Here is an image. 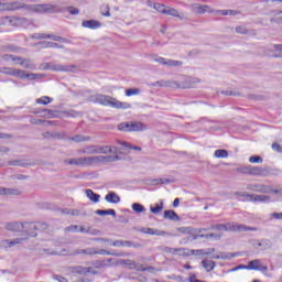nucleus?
<instances>
[{
	"label": "nucleus",
	"instance_id": "f257e3e1",
	"mask_svg": "<svg viewBox=\"0 0 282 282\" xmlns=\"http://www.w3.org/2000/svg\"><path fill=\"white\" fill-rule=\"evenodd\" d=\"M113 162L115 160H118V156L112 158V156H84V158H73V159H65L64 164L68 166H79V167H85V166H94V164H98L100 162Z\"/></svg>",
	"mask_w": 282,
	"mask_h": 282
},
{
	"label": "nucleus",
	"instance_id": "f03ea898",
	"mask_svg": "<svg viewBox=\"0 0 282 282\" xmlns=\"http://www.w3.org/2000/svg\"><path fill=\"white\" fill-rule=\"evenodd\" d=\"M91 102H98L104 107H112V109H131V104L120 101L111 96L107 95H95L90 98Z\"/></svg>",
	"mask_w": 282,
	"mask_h": 282
},
{
	"label": "nucleus",
	"instance_id": "7ed1b4c3",
	"mask_svg": "<svg viewBox=\"0 0 282 282\" xmlns=\"http://www.w3.org/2000/svg\"><path fill=\"white\" fill-rule=\"evenodd\" d=\"M212 229L217 230L218 232H248V230L257 232V230H259L257 227H248L246 225H239L237 223L214 225L212 226Z\"/></svg>",
	"mask_w": 282,
	"mask_h": 282
},
{
	"label": "nucleus",
	"instance_id": "20e7f679",
	"mask_svg": "<svg viewBox=\"0 0 282 282\" xmlns=\"http://www.w3.org/2000/svg\"><path fill=\"white\" fill-rule=\"evenodd\" d=\"M6 230H9L10 232H25L26 235H30L31 237H36V230L37 226L34 223H7L4 226Z\"/></svg>",
	"mask_w": 282,
	"mask_h": 282
},
{
	"label": "nucleus",
	"instance_id": "39448f33",
	"mask_svg": "<svg viewBox=\"0 0 282 282\" xmlns=\"http://www.w3.org/2000/svg\"><path fill=\"white\" fill-rule=\"evenodd\" d=\"M199 83V79L187 77L185 79V83L178 84L177 82H166V80H160L155 82L153 84L154 87H182L183 89H191L193 87H197Z\"/></svg>",
	"mask_w": 282,
	"mask_h": 282
},
{
	"label": "nucleus",
	"instance_id": "423d86ee",
	"mask_svg": "<svg viewBox=\"0 0 282 282\" xmlns=\"http://www.w3.org/2000/svg\"><path fill=\"white\" fill-rule=\"evenodd\" d=\"M237 197L241 199V197H245L247 202H256L258 204H270L272 199L268 195H252L248 193H237Z\"/></svg>",
	"mask_w": 282,
	"mask_h": 282
},
{
	"label": "nucleus",
	"instance_id": "0eeeda50",
	"mask_svg": "<svg viewBox=\"0 0 282 282\" xmlns=\"http://www.w3.org/2000/svg\"><path fill=\"white\" fill-rule=\"evenodd\" d=\"M154 63H159V65H166V67H182L183 63L181 61L169 59L161 56H153Z\"/></svg>",
	"mask_w": 282,
	"mask_h": 282
},
{
	"label": "nucleus",
	"instance_id": "6e6552de",
	"mask_svg": "<svg viewBox=\"0 0 282 282\" xmlns=\"http://www.w3.org/2000/svg\"><path fill=\"white\" fill-rule=\"evenodd\" d=\"M72 274H79L80 276H87V274H98V271L91 267H74Z\"/></svg>",
	"mask_w": 282,
	"mask_h": 282
},
{
	"label": "nucleus",
	"instance_id": "1a4fd4ad",
	"mask_svg": "<svg viewBox=\"0 0 282 282\" xmlns=\"http://www.w3.org/2000/svg\"><path fill=\"white\" fill-rule=\"evenodd\" d=\"M46 69H51V72H74L76 66L51 63L47 64Z\"/></svg>",
	"mask_w": 282,
	"mask_h": 282
},
{
	"label": "nucleus",
	"instance_id": "9d476101",
	"mask_svg": "<svg viewBox=\"0 0 282 282\" xmlns=\"http://www.w3.org/2000/svg\"><path fill=\"white\" fill-rule=\"evenodd\" d=\"M32 39H36L37 41H41V39H50L51 41H57L58 43H66L64 37L46 33H35L32 35Z\"/></svg>",
	"mask_w": 282,
	"mask_h": 282
},
{
	"label": "nucleus",
	"instance_id": "9b49d317",
	"mask_svg": "<svg viewBox=\"0 0 282 282\" xmlns=\"http://www.w3.org/2000/svg\"><path fill=\"white\" fill-rule=\"evenodd\" d=\"M249 191H253L254 193H279L278 189H272V187L268 185L253 184L248 186Z\"/></svg>",
	"mask_w": 282,
	"mask_h": 282
},
{
	"label": "nucleus",
	"instance_id": "f8f14e48",
	"mask_svg": "<svg viewBox=\"0 0 282 282\" xmlns=\"http://www.w3.org/2000/svg\"><path fill=\"white\" fill-rule=\"evenodd\" d=\"M247 270H257L259 272H268V265H264L261 260L256 259L251 260L248 265Z\"/></svg>",
	"mask_w": 282,
	"mask_h": 282
},
{
	"label": "nucleus",
	"instance_id": "ddd939ff",
	"mask_svg": "<svg viewBox=\"0 0 282 282\" xmlns=\"http://www.w3.org/2000/svg\"><path fill=\"white\" fill-rule=\"evenodd\" d=\"M56 7L53 4H33L30 7L32 12H56Z\"/></svg>",
	"mask_w": 282,
	"mask_h": 282
},
{
	"label": "nucleus",
	"instance_id": "4468645a",
	"mask_svg": "<svg viewBox=\"0 0 282 282\" xmlns=\"http://www.w3.org/2000/svg\"><path fill=\"white\" fill-rule=\"evenodd\" d=\"M192 11L195 14H206V12H210V13L215 12L213 8H210V6L208 4H193Z\"/></svg>",
	"mask_w": 282,
	"mask_h": 282
},
{
	"label": "nucleus",
	"instance_id": "2eb2a0df",
	"mask_svg": "<svg viewBox=\"0 0 282 282\" xmlns=\"http://www.w3.org/2000/svg\"><path fill=\"white\" fill-rule=\"evenodd\" d=\"M0 74H6L7 76H14L15 78H21V69L12 67H0Z\"/></svg>",
	"mask_w": 282,
	"mask_h": 282
},
{
	"label": "nucleus",
	"instance_id": "dca6fc26",
	"mask_svg": "<svg viewBox=\"0 0 282 282\" xmlns=\"http://www.w3.org/2000/svg\"><path fill=\"white\" fill-rule=\"evenodd\" d=\"M82 28H87L88 30H98L102 28V23L98 20H85L82 22Z\"/></svg>",
	"mask_w": 282,
	"mask_h": 282
},
{
	"label": "nucleus",
	"instance_id": "f3484780",
	"mask_svg": "<svg viewBox=\"0 0 282 282\" xmlns=\"http://www.w3.org/2000/svg\"><path fill=\"white\" fill-rule=\"evenodd\" d=\"M20 78L23 80L28 78L29 80H39L40 78H43L42 74H34V73H26L25 70L21 69L20 72Z\"/></svg>",
	"mask_w": 282,
	"mask_h": 282
},
{
	"label": "nucleus",
	"instance_id": "a211bd4d",
	"mask_svg": "<svg viewBox=\"0 0 282 282\" xmlns=\"http://www.w3.org/2000/svg\"><path fill=\"white\" fill-rule=\"evenodd\" d=\"M141 232H143V235H153L156 237H166V231H162L160 229H153V228H143L141 229Z\"/></svg>",
	"mask_w": 282,
	"mask_h": 282
},
{
	"label": "nucleus",
	"instance_id": "6ab92c4d",
	"mask_svg": "<svg viewBox=\"0 0 282 282\" xmlns=\"http://www.w3.org/2000/svg\"><path fill=\"white\" fill-rule=\"evenodd\" d=\"M21 7V3L19 2H0V10H19Z\"/></svg>",
	"mask_w": 282,
	"mask_h": 282
},
{
	"label": "nucleus",
	"instance_id": "aec40b11",
	"mask_svg": "<svg viewBox=\"0 0 282 282\" xmlns=\"http://www.w3.org/2000/svg\"><path fill=\"white\" fill-rule=\"evenodd\" d=\"M105 199L108 202V204H120V196L116 194V192H109L105 196Z\"/></svg>",
	"mask_w": 282,
	"mask_h": 282
},
{
	"label": "nucleus",
	"instance_id": "412c9836",
	"mask_svg": "<svg viewBox=\"0 0 282 282\" xmlns=\"http://www.w3.org/2000/svg\"><path fill=\"white\" fill-rule=\"evenodd\" d=\"M65 232H89V229L78 226V225H72L65 228Z\"/></svg>",
	"mask_w": 282,
	"mask_h": 282
},
{
	"label": "nucleus",
	"instance_id": "4be33fe9",
	"mask_svg": "<svg viewBox=\"0 0 282 282\" xmlns=\"http://www.w3.org/2000/svg\"><path fill=\"white\" fill-rule=\"evenodd\" d=\"M97 153H104V154L118 153V148L109 147V145H101V147L97 145Z\"/></svg>",
	"mask_w": 282,
	"mask_h": 282
},
{
	"label": "nucleus",
	"instance_id": "5701e85b",
	"mask_svg": "<svg viewBox=\"0 0 282 282\" xmlns=\"http://www.w3.org/2000/svg\"><path fill=\"white\" fill-rule=\"evenodd\" d=\"M131 131H147V126L140 121H131L130 132Z\"/></svg>",
	"mask_w": 282,
	"mask_h": 282
},
{
	"label": "nucleus",
	"instance_id": "b1692460",
	"mask_svg": "<svg viewBox=\"0 0 282 282\" xmlns=\"http://www.w3.org/2000/svg\"><path fill=\"white\" fill-rule=\"evenodd\" d=\"M3 58H4V61H12L13 63H15V65H21L22 66L23 63H25V58L14 56V55H4Z\"/></svg>",
	"mask_w": 282,
	"mask_h": 282
},
{
	"label": "nucleus",
	"instance_id": "393cba45",
	"mask_svg": "<svg viewBox=\"0 0 282 282\" xmlns=\"http://www.w3.org/2000/svg\"><path fill=\"white\" fill-rule=\"evenodd\" d=\"M79 254H108V256H111L113 253H111L107 250L96 251V249H86V250H82L79 252Z\"/></svg>",
	"mask_w": 282,
	"mask_h": 282
},
{
	"label": "nucleus",
	"instance_id": "a878e982",
	"mask_svg": "<svg viewBox=\"0 0 282 282\" xmlns=\"http://www.w3.org/2000/svg\"><path fill=\"white\" fill-rule=\"evenodd\" d=\"M214 12L217 17H237L236 10H216Z\"/></svg>",
	"mask_w": 282,
	"mask_h": 282
},
{
	"label": "nucleus",
	"instance_id": "bb28decb",
	"mask_svg": "<svg viewBox=\"0 0 282 282\" xmlns=\"http://www.w3.org/2000/svg\"><path fill=\"white\" fill-rule=\"evenodd\" d=\"M234 257H239V254L238 253L219 252L217 254H213L212 259H232Z\"/></svg>",
	"mask_w": 282,
	"mask_h": 282
},
{
	"label": "nucleus",
	"instance_id": "cd10ccee",
	"mask_svg": "<svg viewBox=\"0 0 282 282\" xmlns=\"http://www.w3.org/2000/svg\"><path fill=\"white\" fill-rule=\"evenodd\" d=\"M86 196L88 197V199H90V202H94L95 204H98V202H100V195L94 193V191L91 189H86Z\"/></svg>",
	"mask_w": 282,
	"mask_h": 282
},
{
	"label": "nucleus",
	"instance_id": "c85d7f7f",
	"mask_svg": "<svg viewBox=\"0 0 282 282\" xmlns=\"http://www.w3.org/2000/svg\"><path fill=\"white\" fill-rule=\"evenodd\" d=\"M0 195H21L19 189L0 187Z\"/></svg>",
	"mask_w": 282,
	"mask_h": 282
},
{
	"label": "nucleus",
	"instance_id": "c756f323",
	"mask_svg": "<svg viewBox=\"0 0 282 282\" xmlns=\"http://www.w3.org/2000/svg\"><path fill=\"white\" fill-rule=\"evenodd\" d=\"M118 131H123L124 133H131V121L121 122L118 124Z\"/></svg>",
	"mask_w": 282,
	"mask_h": 282
},
{
	"label": "nucleus",
	"instance_id": "7c9ffc66",
	"mask_svg": "<svg viewBox=\"0 0 282 282\" xmlns=\"http://www.w3.org/2000/svg\"><path fill=\"white\" fill-rule=\"evenodd\" d=\"M202 265L204 269H206V272H212V270H215V261L203 260Z\"/></svg>",
	"mask_w": 282,
	"mask_h": 282
},
{
	"label": "nucleus",
	"instance_id": "2f4dec72",
	"mask_svg": "<svg viewBox=\"0 0 282 282\" xmlns=\"http://www.w3.org/2000/svg\"><path fill=\"white\" fill-rule=\"evenodd\" d=\"M165 219H171L172 221H177L180 216L174 210H165L164 212Z\"/></svg>",
	"mask_w": 282,
	"mask_h": 282
},
{
	"label": "nucleus",
	"instance_id": "473e14b6",
	"mask_svg": "<svg viewBox=\"0 0 282 282\" xmlns=\"http://www.w3.org/2000/svg\"><path fill=\"white\" fill-rule=\"evenodd\" d=\"M258 248H261V250H270V248H272V241L268 239L261 240L258 243Z\"/></svg>",
	"mask_w": 282,
	"mask_h": 282
},
{
	"label": "nucleus",
	"instance_id": "72a5a7b5",
	"mask_svg": "<svg viewBox=\"0 0 282 282\" xmlns=\"http://www.w3.org/2000/svg\"><path fill=\"white\" fill-rule=\"evenodd\" d=\"M104 243H109V246H112L113 248H122V240H109V239H100Z\"/></svg>",
	"mask_w": 282,
	"mask_h": 282
},
{
	"label": "nucleus",
	"instance_id": "f704fd0d",
	"mask_svg": "<svg viewBox=\"0 0 282 282\" xmlns=\"http://www.w3.org/2000/svg\"><path fill=\"white\" fill-rule=\"evenodd\" d=\"M23 235L24 237H19L13 239L15 241V246H21L24 241H28L30 237H32L31 235L25 232H23Z\"/></svg>",
	"mask_w": 282,
	"mask_h": 282
},
{
	"label": "nucleus",
	"instance_id": "c9c22d12",
	"mask_svg": "<svg viewBox=\"0 0 282 282\" xmlns=\"http://www.w3.org/2000/svg\"><path fill=\"white\" fill-rule=\"evenodd\" d=\"M215 252V249H209L208 251L200 249V250H192V254H197L198 257H202L204 254H213Z\"/></svg>",
	"mask_w": 282,
	"mask_h": 282
},
{
	"label": "nucleus",
	"instance_id": "e433bc0d",
	"mask_svg": "<svg viewBox=\"0 0 282 282\" xmlns=\"http://www.w3.org/2000/svg\"><path fill=\"white\" fill-rule=\"evenodd\" d=\"M35 102L37 105H50V102H52V98H50L48 96H44L42 98H37Z\"/></svg>",
	"mask_w": 282,
	"mask_h": 282
},
{
	"label": "nucleus",
	"instance_id": "4c0bfd02",
	"mask_svg": "<svg viewBox=\"0 0 282 282\" xmlns=\"http://www.w3.org/2000/svg\"><path fill=\"white\" fill-rule=\"evenodd\" d=\"M96 213H97V215H100V216L111 215L112 217H116V210L115 209H106V210L99 209Z\"/></svg>",
	"mask_w": 282,
	"mask_h": 282
},
{
	"label": "nucleus",
	"instance_id": "58836bf2",
	"mask_svg": "<svg viewBox=\"0 0 282 282\" xmlns=\"http://www.w3.org/2000/svg\"><path fill=\"white\" fill-rule=\"evenodd\" d=\"M214 158L224 159L228 158V151L226 150H216L214 153Z\"/></svg>",
	"mask_w": 282,
	"mask_h": 282
},
{
	"label": "nucleus",
	"instance_id": "ea45409f",
	"mask_svg": "<svg viewBox=\"0 0 282 282\" xmlns=\"http://www.w3.org/2000/svg\"><path fill=\"white\" fill-rule=\"evenodd\" d=\"M132 210H134V213H144L147 208H144L142 204L134 203L132 204Z\"/></svg>",
	"mask_w": 282,
	"mask_h": 282
},
{
	"label": "nucleus",
	"instance_id": "a19ab883",
	"mask_svg": "<svg viewBox=\"0 0 282 282\" xmlns=\"http://www.w3.org/2000/svg\"><path fill=\"white\" fill-rule=\"evenodd\" d=\"M250 164H263V159L259 155H253L249 158Z\"/></svg>",
	"mask_w": 282,
	"mask_h": 282
},
{
	"label": "nucleus",
	"instance_id": "79ce46f5",
	"mask_svg": "<svg viewBox=\"0 0 282 282\" xmlns=\"http://www.w3.org/2000/svg\"><path fill=\"white\" fill-rule=\"evenodd\" d=\"M121 147L123 148L124 151H129V149H133V151H142V148L140 147H131V144L127 142H121Z\"/></svg>",
	"mask_w": 282,
	"mask_h": 282
},
{
	"label": "nucleus",
	"instance_id": "37998d69",
	"mask_svg": "<svg viewBox=\"0 0 282 282\" xmlns=\"http://www.w3.org/2000/svg\"><path fill=\"white\" fill-rule=\"evenodd\" d=\"M96 153H98L97 145L86 147V155H95Z\"/></svg>",
	"mask_w": 282,
	"mask_h": 282
},
{
	"label": "nucleus",
	"instance_id": "c03bdc74",
	"mask_svg": "<svg viewBox=\"0 0 282 282\" xmlns=\"http://www.w3.org/2000/svg\"><path fill=\"white\" fill-rule=\"evenodd\" d=\"M273 51L279 52L273 55L275 58H282V44L274 45Z\"/></svg>",
	"mask_w": 282,
	"mask_h": 282
},
{
	"label": "nucleus",
	"instance_id": "a18cd8bd",
	"mask_svg": "<svg viewBox=\"0 0 282 282\" xmlns=\"http://www.w3.org/2000/svg\"><path fill=\"white\" fill-rule=\"evenodd\" d=\"M140 94L139 88H129L126 90V96L131 97V96H138Z\"/></svg>",
	"mask_w": 282,
	"mask_h": 282
},
{
	"label": "nucleus",
	"instance_id": "49530a36",
	"mask_svg": "<svg viewBox=\"0 0 282 282\" xmlns=\"http://www.w3.org/2000/svg\"><path fill=\"white\" fill-rule=\"evenodd\" d=\"M177 232H181V235H193V229L191 227H180Z\"/></svg>",
	"mask_w": 282,
	"mask_h": 282
},
{
	"label": "nucleus",
	"instance_id": "de8ad7c7",
	"mask_svg": "<svg viewBox=\"0 0 282 282\" xmlns=\"http://www.w3.org/2000/svg\"><path fill=\"white\" fill-rule=\"evenodd\" d=\"M165 14H169L170 17H180V12L175 10L174 8L166 7Z\"/></svg>",
	"mask_w": 282,
	"mask_h": 282
},
{
	"label": "nucleus",
	"instance_id": "09e8293b",
	"mask_svg": "<svg viewBox=\"0 0 282 282\" xmlns=\"http://www.w3.org/2000/svg\"><path fill=\"white\" fill-rule=\"evenodd\" d=\"M166 6L164 4H154V10H158V12H161V14H166Z\"/></svg>",
	"mask_w": 282,
	"mask_h": 282
},
{
	"label": "nucleus",
	"instance_id": "8fccbe9b",
	"mask_svg": "<svg viewBox=\"0 0 282 282\" xmlns=\"http://www.w3.org/2000/svg\"><path fill=\"white\" fill-rule=\"evenodd\" d=\"M0 248H2L3 250H8L9 248H12L10 243V239L2 240L0 242Z\"/></svg>",
	"mask_w": 282,
	"mask_h": 282
},
{
	"label": "nucleus",
	"instance_id": "3c124183",
	"mask_svg": "<svg viewBox=\"0 0 282 282\" xmlns=\"http://www.w3.org/2000/svg\"><path fill=\"white\" fill-rule=\"evenodd\" d=\"M22 67H24V69H34L35 66L30 62V59L24 58Z\"/></svg>",
	"mask_w": 282,
	"mask_h": 282
},
{
	"label": "nucleus",
	"instance_id": "603ef678",
	"mask_svg": "<svg viewBox=\"0 0 282 282\" xmlns=\"http://www.w3.org/2000/svg\"><path fill=\"white\" fill-rule=\"evenodd\" d=\"M252 165H246L239 169L240 173H243L245 175H250Z\"/></svg>",
	"mask_w": 282,
	"mask_h": 282
},
{
	"label": "nucleus",
	"instance_id": "864d4df0",
	"mask_svg": "<svg viewBox=\"0 0 282 282\" xmlns=\"http://www.w3.org/2000/svg\"><path fill=\"white\" fill-rule=\"evenodd\" d=\"M262 172H263V170L261 167H257V166L251 165L250 175H261Z\"/></svg>",
	"mask_w": 282,
	"mask_h": 282
},
{
	"label": "nucleus",
	"instance_id": "5fc2aeb1",
	"mask_svg": "<svg viewBox=\"0 0 282 282\" xmlns=\"http://www.w3.org/2000/svg\"><path fill=\"white\" fill-rule=\"evenodd\" d=\"M270 219H275L276 221H281L282 220V213H271L269 215Z\"/></svg>",
	"mask_w": 282,
	"mask_h": 282
},
{
	"label": "nucleus",
	"instance_id": "6e6d98bb",
	"mask_svg": "<svg viewBox=\"0 0 282 282\" xmlns=\"http://www.w3.org/2000/svg\"><path fill=\"white\" fill-rule=\"evenodd\" d=\"M87 140H89V137H83V135H75L73 138L74 142H87Z\"/></svg>",
	"mask_w": 282,
	"mask_h": 282
},
{
	"label": "nucleus",
	"instance_id": "4d7b16f0",
	"mask_svg": "<svg viewBox=\"0 0 282 282\" xmlns=\"http://www.w3.org/2000/svg\"><path fill=\"white\" fill-rule=\"evenodd\" d=\"M206 239H210L212 241H217V239H221V235H219V234H209V235H206Z\"/></svg>",
	"mask_w": 282,
	"mask_h": 282
},
{
	"label": "nucleus",
	"instance_id": "13d9d810",
	"mask_svg": "<svg viewBox=\"0 0 282 282\" xmlns=\"http://www.w3.org/2000/svg\"><path fill=\"white\" fill-rule=\"evenodd\" d=\"M63 214L72 215L73 217H76V215H78V210L77 209H63Z\"/></svg>",
	"mask_w": 282,
	"mask_h": 282
},
{
	"label": "nucleus",
	"instance_id": "bf43d9fd",
	"mask_svg": "<svg viewBox=\"0 0 282 282\" xmlns=\"http://www.w3.org/2000/svg\"><path fill=\"white\" fill-rule=\"evenodd\" d=\"M154 185H158V184H170L171 181L169 178H156L153 181Z\"/></svg>",
	"mask_w": 282,
	"mask_h": 282
},
{
	"label": "nucleus",
	"instance_id": "052dcab7",
	"mask_svg": "<svg viewBox=\"0 0 282 282\" xmlns=\"http://www.w3.org/2000/svg\"><path fill=\"white\" fill-rule=\"evenodd\" d=\"M122 248H138V245H133L131 241L122 240Z\"/></svg>",
	"mask_w": 282,
	"mask_h": 282
},
{
	"label": "nucleus",
	"instance_id": "680f3d73",
	"mask_svg": "<svg viewBox=\"0 0 282 282\" xmlns=\"http://www.w3.org/2000/svg\"><path fill=\"white\" fill-rule=\"evenodd\" d=\"M133 269L137 270L138 272H147V268H144V265L140 263L134 262Z\"/></svg>",
	"mask_w": 282,
	"mask_h": 282
},
{
	"label": "nucleus",
	"instance_id": "e2e57ef3",
	"mask_svg": "<svg viewBox=\"0 0 282 282\" xmlns=\"http://www.w3.org/2000/svg\"><path fill=\"white\" fill-rule=\"evenodd\" d=\"M164 207L162 205H156L155 207H151L150 210L151 213H153L154 215H158V213H160Z\"/></svg>",
	"mask_w": 282,
	"mask_h": 282
},
{
	"label": "nucleus",
	"instance_id": "0e129e2a",
	"mask_svg": "<svg viewBox=\"0 0 282 282\" xmlns=\"http://www.w3.org/2000/svg\"><path fill=\"white\" fill-rule=\"evenodd\" d=\"M66 11L68 12V14H74V15H76V14H78L80 12L78 9H76L74 7H68L66 9Z\"/></svg>",
	"mask_w": 282,
	"mask_h": 282
},
{
	"label": "nucleus",
	"instance_id": "69168bd1",
	"mask_svg": "<svg viewBox=\"0 0 282 282\" xmlns=\"http://www.w3.org/2000/svg\"><path fill=\"white\" fill-rule=\"evenodd\" d=\"M235 30L237 34H246V29L242 26H237Z\"/></svg>",
	"mask_w": 282,
	"mask_h": 282
},
{
	"label": "nucleus",
	"instance_id": "338daca9",
	"mask_svg": "<svg viewBox=\"0 0 282 282\" xmlns=\"http://www.w3.org/2000/svg\"><path fill=\"white\" fill-rule=\"evenodd\" d=\"M124 263H126V265H129L130 268H134V265H135V262L133 261V260H126L124 261Z\"/></svg>",
	"mask_w": 282,
	"mask_h": 282
},
{
	"label": "nucleus",
	"instance_id": "774afa93",
	"mask_svg": "<svg viewBox=\"0 0 282 282\" xmlns=\"http://www.w3.org/2000/svg\"><path fill=\"white\" fill-rule=\"evenodd\" d=\"M55 279L58 282H67V280L65 278L61 276V275H57Z\"/></svg>",
	"mask_w": 282,
	"mask_h": 282
}]
</instances>
